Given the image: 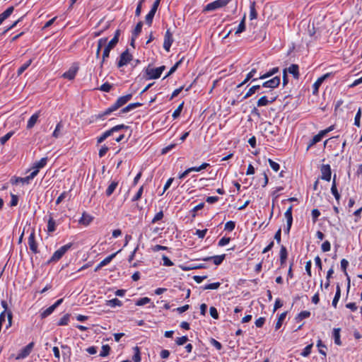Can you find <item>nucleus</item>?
<instances>
[{"instance_id": "44", "label": "nucleus", "mask_w": 362, "mask_h": 362, "mask_svg": "<svg viewBox=\"0 0 362 362\" xmlns=\"http://www.w3.org/2000/svg\"><path fill=\"white\" fill-rule=\"evenodd\" d=\"M110 347L108 344L103 345L102 350L100 353V356L105 357L110 354Z\"/></svg>"}, {"instance_id": "45", "label": "nucleus", "mask_w": 362, "mask_h": 362, "mask_svg": "<svg viewBox=\"0 0 362 362\" xmlns=\"http://www.w3.org/2000/svg\"><path fill=\"white\" fill-rule=\"evenodd\" d=\"M14 132L11 131L8 132L6 134H5L4 136L0 138V144L1 145H4L9 139L13 135Z\"/></svg>"}, {"instance_id": "22", "label": "nucleus", "mask_w": 362, "mask_h": 362, "mask_svg": "<svg viewBox=\"0 0 362 362\" xmlns=\"http://www.w3.org/2000/svg\"><path fill=\"white\" fill-rule=\"evenodd\" d=\"M331 75V73H327L322 76L320 77L313 84V93L318 90L319 87L322 84V82Z\"/></svg>"}, {"instance_id": "32", "label": "nucleus", "mask_w": 362, "mask_h": 362, "mask_svg": "<svg viewBox=\"0 0 362 362\" xmlns=\"http://www.w3.org/2000/svg\"><path fill=\"white\" fill-rule=\"evenodd\" d=\"M261 85H255L252 86L248 91L246 93L245 96L243 97V99L248 98L249 97L252 96L253 94L256 93V91L259 90L261 88Z\"/></svg>"}, {"instance_id": "64", "label": "nucleus", "mask_w": 362, "mask_h": 362, "mask_svg": "<svg viewBox=\"0 0 362 362\" xmlns=\"http://www.w3.org/2000/svg\"><path fill=\"white\" fill-rule=\"evenodd\" d=\"M61 348L62 349V354H63L64 356H70L71 349L69 346L65 345V344H62Z\"/></svg>"}, {"instance_id": "36", "label": "nucleus", "mask_w": 362, "mask_h": 362, "mask_svg": "<svg viewBox=\"0 0 362 362\" xmlns=\"http://www.w3.org/2000/svg\"><path fill=\"white\" fill-rule=\"evenodd\" d=\"M121 251V250H118L117 252L109 255L108 257H105L103 261H101L100 263V266H106L107 264H108L112 260V259Z\"/></svg>"}, {"instance_id": "19", "label": "nucleus", "mask_w": 362, "mask_h": 362, "mask_svg": "<svg viewBox=\"0 0 362 362\" xmlns=\"http://www.w3.org/2000/svg\"><path fill=\"white\" fill-rule=\"evenodd\" d=\"M47 162V158H42L39 161H37L34 163L32 169H33V171H37V174L38 173L40 168H44Z\"/></svg>"}, {"instance_id": "34", "label": "nucleus", "mask_w": 362, "mask_h": 362, "mask_svg": "<svg viewBox=\"0 0 362 362\" xmlns=\"http://www.w3.org/2000/svg\"><path fill=\"white\" fill-rule=\"evenodd\" d=\"M255 1L250 2V20L256 19L257 18V13L255 8Z\"/></svg>"}, {"instance_id": "6", "label": "nucleus", "mask_w": 362, "mask_h": 362, "mask_svg": "<svg viewBox=\"0 0 362 362\" xmlns=\"http://www.w3.org/2000/svg\"><path fill=\"white\" fill-rule=\"evenodd\" d=\"M132 59V55L129 52L128 49L124 51L117 62V67L120 68L124 65H127Z\"/></svg>"}, {"instance_id": "43", "label": "nucleus", "mask_w": 362, "mask_h": 362, "mask_svg": "<svg viewBox=\"0 0 362 362\" xmlns=\"http://www.w3.org/2000/svg\"><path fill=\"white\" fill-rule=\"evenodd\" d=\"M107 305L112 308L116 306L120 307L122 305V303L118 298H113L112 300H108Z\"/></svg>"}, {"instance_id": "3", "label": "nucleus", "mask_w": 362, "mask_h": 362, "mask_svg": "<svg viewBox=\"0 0 362 362\" xmlns=\"http://www.w3.org/2000/svg\"><path fill=\"white\" fill-rule=\"evenodd\" d=\"M231 0H216L211 3L208 4L204 8V12L211 11L216 10L218 8L224 7L226 6Z\"/></svg>"}, {"instance_id": "40", "label": "nucleus", "mask_w": 362, "mask_h": 362, "mask_svg": "<svg viewBox=\"0 0 362 362\" xmlns=\"http://www.w3.org/2000/svg\"><path fill=\"white\" fill-rule=\"evenodd\" d=\"M117 186V182H112L106 189V192H105L106 195L107 197H110L114 192Z\"/></svg>"}, {"instance_id": "20", "label": "nucleus", "mask_w": 362, "mask_h": 362, "mask_svg": "<svg viewBox=\"0 0 362 362\" xmlns=\"http://www.w3.org/2000/svg\"><path fill=\"white\" fill-rule=\"evenodd\" d=\"M117 109L113 105H112L110 107L106 109L105 111L95 115L96 119H104L105 117L110 115L112 112L116 111Z\"/></svg>"}, {"instance_id": "61", "label": "nucleus", "mask_w": 362, "mask_h": 362, "mask_svg": "<svg viewBox=\"0 0 362 362\" xmlns=\"http://www.w3.org/2000/svg\"><path fill=\"white\" fill-rule=\"evenodd\" d=\"M268 162L269 163L270 167L272 168L273 170L275 172H277L280 169V165L276 162L274 161L273 160L269 158Z\"/></svg>"}, {"instance_id": "25", "label": "nucleus", "mask_w": 362, "mask_h": 362, "mask_svg": "<svg viewBox=\"0 0 362 362\" xmlns=\"http://www.w3.org/2000/svg\"><path fill=\"white\" fill-rule=\"evenodd\" d=\"M92 221L93 217L90 215L86 214V212H83L78 222L80 224H82L83 226H88Z\"/></svg>"}, {"instance_id": "15", "label": "nucleus", "mask_w": 362, "mask_h": 362, "mask_svg": "<svg viewBox=\"0 0 362 362\" xmlns=\"http://www.w3.org/2000/svg\"><path fill=\"white\" fill-rule=\"evenodd\" d=\"M276 98L277 96H272L271 99L269 100L267 96H262L258 100L257 105L258 107L266 106L274 103L276 100Z\"/></svg>"}, {"instance_id": "24", "label": "nucleus", "mask_w": 362, "mask_h": 362, "mask_svg": "<svg viewBox=\"0 0 362 362\" xmlns=\"http://www.w3.org/2000/svg\"><path fill=\"white\" fill-rule=\"evenodd\" d=\"M107 42V37H102L98 40V44H97V49L95 52L96 58L100 57L101 49L104 45H106Z\"/></svg>"}, {"instance_id": "29", "label": "nucleus", "mask_w": 362, "mask_h": 362, "mask_svg": "<svg viewBox=\"0 0 362 362\" xmlns=\"http://www.w3.org/2000/svg\"><path fill=\"white\" fill-rule=\"evenodd\" d=\"M279 255H280V263H281V265L282 266L283 264H285L286 260L287 259V256H288L287 250L285 246H284V245L281 246Z\"/></svg>"}, {"instance_id": "14", "label": "nucleus", "mask_w": 362, "mask_h": 362, "mask_svg": "<svg viewBox=\"0 0 362 362\" xmlns=\"http://www.w3.org/2000/svg\"><path fill=\"white\" fill-rule=\"evenodd\" d=\"M37 175V171H33L29 175L25 177H16L15 184L21 182L23 184H28Z\"/></svg>"}, {"instance_id": "4", "label": "nucleus", "mask_w": 362, "mask_h": 362, "mask_svg": "<svg viewBox=\"0 0 362 362\" xmlns=\"http://www.w3.org/2000/svg\"><path fill=\"white\" fill-rule=\"evenodd\" d=\"M71 246L72 243H71L62 246L59 249H58L54 252L49 262L59 261L64 255V254L71 247Z\"/></svg>"}, {"instance_id": "8", "label": "nucleus", "mask_w": 362, "mask_h": 362, "mask_svg": "<svg viewBox=\"0 0 362 362\" xmlns=\"http://www.w3.org/2000/svg\"><path fill=\"white\" fill-rule=\"evenodd\" d=\"M280 82V76H275L272 79L264 81L261 86L263 88H269L271 89H274L279 86Z\"/></svg>"}, {"instance_id": "60", "label": "nucleus", "mask_w": 362, "mask_h": 362, "mask_svg": "<svg viewBox=\"0 0 362 362\" xmlns=\"http://www.w3.org/2000/svg\"><path fill=\"white\" fill-rule=\"evenodd\" d=\"M112 87V84L109 83L108 82H106L99 88V90L103 92L108 93L111 90Z\"/></svg>"}, {"instance_id": "33", "label": "nucleus", "mask_w": 362, "mask_h": 362, "mask_svg": "<svg viewBox=\"0 0 362 362\" xmlns=\"http://www.w3.org/2000/svg\"><path fill=\"white\" fill-rule=\"evenodd\" d=\"M279 71V67H274V68L272 69L271 70H269L268 72H267L262 75H260L259 76V79L267 78L274 75L275 74L278 73Z\"/></svg>"}, {"instance_id": "23", "label": "nucleus", "mask_w": 362, "mask_h": 362, "mask_svg": "<svg viewBox=\"0 0 362 362\" xmlns=\"http://www.w3.org/2000/svg\"><path fill=\"white\" fill-rule=\"evenodd\" d=\"M287 69V71L292 74L296 79L299 78V67L298 65L293 64Z\"/></svg>"}, {"instance_id": "13", "label": "nucleus", "mask_w": 362, "mask_h": 362, "mask_svg": "<svg viewBox=\"0 0 362 362\" xmlns=\"http://www.w3.org/2000/svg\"><path fill=\"white\" fill-rule=\"evenodd\" d=\"M349 266V262L346 259H342L341 260V269L344 272V275L346 276L347 279V293L349 291L350 288V277L346 272V269Z\"/></svg>"}, {"instance_id": "1", "label": "nucleus", "mask_w": 362, "mask_h": 362, "mask_svg": "<svg viewBox=\"0 0 362 362\" xmlns=\"http://www.w3.org/2000/svg\"><path fill=\"white\" fill-rule=\"evenodd\" d=\"M165 69V66H161L158 68H150L148 66L146 69V74L148 79H157L161 76L163 71Z\"/></svg>"}, {"instance_id": "41", "label": "nucleus", "mask_w": 362, "mask_h": 362, "mask_svg": "<svg viewBox=\"0 0 362 362\" xmlns=\"http://www.w3.org/2000/svg\"><path fill=\"white\" fill-rule=\"evenodd\" d=\"M245 30V16H243L242 21H240L236 31L235 34H240Z\"/></svg>"}, {"instance_id": "42", "label": "nucleus", "mask_w": 362, "mask_h": 362, "mask_svg": "<svg viewBox=\"0 0 362 362\" xmlns=\"http://www.w3.org/2000/svg\"><path fill=\"white\" fill-rule=\"evenodd\" d=\"M32 63V59H29L28 61H27L25 64H23L18 69V71H17V74H18V76H20L21 75L28 67Z\"/></svg>"}, {"instance_id": "56", "label": "nucleus", "mask_w": 362, "mask_h": 362, "mask_svg": "<svg viewBox=\"0 0 362 362\" xmlns=\"http://www.w3.org/2000/svg\"><path fill=\"white\" fill-rule=\"evenodd\" d=\"M361 109L358 108V110L356 114L355 118H354V125H356V127L361 126Z\"/></svg>"}, {"instance_id": "50", "label": "nucleus", "mask_w": 362, "mask_h": 362, "mask_svg": "<svg viewBox=\"0 0 362 362\" xmlns=\"http://www.w3.org/2000/svg\"><path fill=\"white\" fill-rule=\"evenodd\" d=\"M69 317H70V315L69 314H66L64 315L60 320L58 322L57 325L59 326H64V325H68L69 323Z\"/></svg>"}, {"instance_id": "9", "label": "nucleus", "mask_w": 362, "mask_h": 362, "mask_svg": "<svg viewBox=\"0 0 362 362\" xmlns=\"http://www.w3.org/2000/svg\"><path fill=\"white\" fill-rule=\"evenodd\" d=\"M28 245L30 247V250L34 253L37 254L39 252L38 248H37V243L35 241V230H33L31 233L29 235L28 238Z\"/></svg>"}, {"instance_id": "54", "label": "nucleus", "mask_w": 362, "mask_h": 362, "mask_svg": "<svg viewBox=\"0 0 362 362\" xmlns=\"http://www.w3.org/2000/svg\"><path fill=\"white\" fill-rule=\"evenodd\" d=\"M156 12L151 11L146 16V23L150 26L153 23V19L155 16Z\"/></svg>"}, {"instance_id": "7", "label": "nucleus", "mask_w": 362, "mask_h": 362, "mask_svg": "<svg viewBox=\"0 0 362 362\" xmlns=\"http://www.w3.org/2000/svg\"><path fill=\"white\" fill-rule=\"evenodd\" d=\"M321 179L325 181H330L332 177L331 167L329 164H323L320 168Z\"/></svg>"}, {"instance_id": "35", "label": "nucleus", "mask_w": 362, "mask_h": 362, "mask_svg": "<svg viewBox=\"0 0 362 362\" xmlns=\"http://www.w3.org/2000/svg\"><path fill=\"white\" fill-rule=\"evenodd\" d=\"M286 315H287V312H284L279 316L277 322H276V325H275L276 330H278L279 329H280V327H281V325L283 324L284 320H285V318L286 317Z\"/></svg>"}, {"instance_id": "55", "label": "nucleus", "mask_w": 362, "mask_h": 362, "mask_svg": "<svg viewBox=\"0 0 362 362\" xmlns=\"http://www.w3.org/2000/svg\"><path fill=\"white\" fill-rule=\"evenodd\" d=\"M134 354L132 357V360L134 362H140L141 361V355L140 351L138 346L134 347Z\"/></svg>"}, {"instance_id": "53", "label": "nucleus", "mask_w": 362, "mask_h": 362, "mask_svg": "<svg viewBox=\"0 0 362 362\" xmlns=\"http://www.w3.org/2000/svg\"><path fill=\"white\" fill-rule=\"evenodd\" d=\"M317 346L319 348V352L322 355L326 356V351L323 349H327V346L322 343L321 339H319L317 342Z\"/></svg>"}, {"instance_id": "52", "label": "nucleus", "mask_w": 362, "mask_h": 362, "mask_svg": "<svg viewBox=\"0 0 362 362\" xmlns=\"http://www.w3.org/2000/svg\"><path fill=\"white\" fill-rule=\"evenodd\" d=\"M220 286H221V284L219 282H215V283L209 284L205 285L202 288V289L203 290H209V289L214 290V289L218 288Z\"/></svg>"}, {"instance_id": "63", "label": "nucleus", "mask_w": 362, "mask_h": 362, "mask_svg": "<svg viewBox=\"0 0 362 362\" xmlns=\"http://www.w3.org/2000/svg\"><path fill=\"white\" fill-rule=\"evenodd\" d=\"M189 340L187 336H182L181 337H177L175 340V343L178 346H181L185 344Z\"/></svg>"}, {"instance_id": "47", "label": "nucleus", "mask_w": 362, "mask_h": 362, "mask_svg": "<svg viewBox=\"0 0 362 362\" xmlns=\"http://www.w3.org/2000/svg\"><path fill=\"white\" fill-rule=\"evenodd\" d=\"M14 8L13 6H10L7 8L0 15L2 16V18L6 20L7 18H8L12 13L13 12Z\"/></svg>"}, {"instance_id": "10", "label": "nucleus", "mask_w": 362, "mask_h": 362, "mask_svg": "<svg viewBox=\"0 0 362 362\" xmlns=\"http://www.w3.org/2000/svg\"><path fill=\"white\" fill-rule=\"evenodd\" d=\"M132 98V94L129 93L126 95L121 96L118 98V99L116 100V102L112 104L118 110L119 107L124 105L126 103H127Z\"/></svg>"}, {"instance_id": "46", "label": "nucleus", "mask_w": 362, "mask_h": 362, "mask_svg": "<svg viewBox=\"0 0 362 362\" xmlns=\"http://www.w3.org/2000/svg\"><path fill=\"white\" fill-rule=\"evenodd\" d=\"M14 8L13 6H10L7 8L0 15L2 16V18L6 20L7 18H8L12 13L13 12Z\"/></svg>"}, {"instance_id": "57", "label": "nucleus", "mask_w": 362, "mask_h": 362, "mask_svg": "<svg viewBox=\"0 0 362 362\" xmlns=\"http://www.w3.org/2000/svg\"><path fill=\"white\" fill-rule=\"evenodd\" d=\"M235 223L233 221H229L226 223L224 229L226 230H228L229 232L233 231L235 229Z\"/></svg>"}, {"instance_id": "18", "label": "nucleus", "mask_w": 362, "mask_h": 362, "mask_svg": "<svg viewBox=\"0 0 362 362\" xmlns=\"http://www.w3.org/2000/svg\"><path fill=\"white\" fill-rule=\"evenodd\" d=\"M78 69V67L71 66L67 71L63 74L62 77L69 80H73L76 75Z\"/></svg>"}, {"instance_id": "30", "label": "nucleus", "mask_w": 362, "mask_h": 362, "mask_svg": "<svg viewBox=\"0 0 362 362\" xmlns=\"http://www.w3.org/2000/svg\"><path fill=\"white\" fill-rule=\"evenodd\" d=\"M340 332H341L340 328H334L333 333H332L334 343L339 346L341 345V341L340 339Z\"/></svg>"}, {"instance_id": "12", "label": "nucleus", "mask_w": 362, "mask_h": 362, "mask_svg": "<svg viewBox=\"0 0 362 362\" xmlns=\"http://www.w3.org/2000/svg\"><path fill=\"white\" fill-rule=\"evenodd\" d=\"M1 305L4 309V311H5L7 315L8 322L6 325V329H8L12 325L13 314H12V312L8 310V304L6 300H1Z\"/></svg>"}, {"instance_id": "11", "label": "nucleus", "mask_w": 362, "mask_h": 362, "mask_svg": "<svg viewBox=\"0 0 362 362\" xmlns=\"http://www.w3.org/2000/svg\"><path fill=\"white\" fill-rule=\"evenodd\" d=\"M173 42V34L168 29L164 36L163 48L167 51H170V48Z\"/></svg>"}, {"instance_id": "2", "label": "nucleus", "mask_w": 362, "mask_h": 362, "mask_svg": "<svg viewBox=\"0 0 362 362\" xmlns=\"http://www.w3.org/2000/svg\"><path fill=\"white\" fill-rule=\"evenodd\" d=\"M117 45V43L114 42L113 41L110 40L105 47L104 50L102 54V59L100 62V71H103V65L106 62V59L110 57V51L115 48V47Z\"/></svg>"}, {"instance_id": "5", "label": "nucleus", "mask_w": 362, "mask_h": 362, "mask_svg": "<svg viewBox=\"0 0 362 362\" xmlns=\"http://www.w3.org/2000/svg\"><path fill=\"white\" fill-rule=\"evenodd\" d=\"M34 347V342L32 341L23 347L20 352L15 356L16 360L23 359L28 356L31 353Z\"/></svg>"}, {"instance_id": "58", "label": "nucleus", "mask_w": 362, "mask_h": 362, "mask_svg": "<svg viewBox=\"0 0 362 362\" xmlns=\"http://www.w3.org/2000/svg\"><path fill=\"white\" fill-rule=\"evenodd\" d=\"M257 73L256 69H252L246 76V81L252 79V81H257L259 78H253Z\"/></svg>"}, {"instance_id": "48", "label": "nucleus", "mask_w": 362, "mask_h": 362, "mask_svg": "<svg viewBox=\"0 0 362 362\" xmlns=\"http://www.w3.org/2000/svg\"><path fill=\"white\" fill-rule=\"evenodd\" d=\"M151 302V299L148 297L141 298L137 300L135 303V305L137 306H143Z\"/></svg>"}, {"instance_id": "51", "label": "nucleus", "mask_w": 362, "mask_h": 362, "mask_svg": "<svg viewBox=\"0 0 362 362\" xmlns=\"http://www.w3.org/2000/svg\"><path fill=\"white\" fill-rule=\"evenodd\" d=\"M63 127V124H62V122H59L56 127H55V129L54 130L53 133H52V136L54 137V138H58L60 135V130Z\"/></svg>"}, {"instance_id": "16", "label": "nucleus", "mask_w": 362, "mask_h": 362, "mask_svg": "<svg viewBox=\"0 0 362 362\" xmlns=\"http://www.w3.org/2000/svg\"><path fill=\"white\" fill-rule=\"evenodd\" d=\"M336 178H337V175H336V174H334V177H333L332 187H331V192L333 194V196L334 197L337 203L339 204L341 196H340V194L339 193L337 188Z\"/></svg>"}, {"instance_id": "21", "label": "nucleus", "mask_w": 362, "mask_h": 362, "mask_svg": "<svg viewBox=\"0 0 362 362\" xmlns=\"http://www.w3.org/2000/svg\"><path fill=\"white\" fill-rule=\"evenodd\" d=\"M322 132H319V133L314 136L312 139L308 143L306 151H308L312 146L315 145L317 143L320 142L323 138Z\"/></svg>"}, {"instance_id": "26", "label": "nucleus", "mask_w": 362, "mask_h": 362, "mask_svg": "<svg viewBox=\"0 0 362 362\" xmlns=\"http://www.w3.org/2000/svg\"><path fill=\"white\" fill-rule=\"evenodd\" d=\"M40 117V112H37L35 114H33L30 117V119H28V123H27V129H31L33 128L35 124H36L38 118Z\"/></svg>"}, {"instance_id": "39", "label": "nucleus", "mask_w": 362, "mask_h": 362, "mask_svg": "<svg viewBox=\"0 0 362 362\" xmlns=\"http://www.w3.org/2000/svg\"><path fill=\"white\" fill-rule=\"evenodd\" d=\"M54 310H55V308H54L53 305L49 306V308H47V309H45L40 313L41 318L42 319L46 318L47 317L50 315L54 312Z\"/></svg>"}, {"instance_id": "49", "label": "nucleus", "mask_w": 362, "mask_h": 362, "mask_svg": "<svg viewBox=\"0 0 362 362\" xmlns=\"http://www.w3.org/2000/svg\"><path fill=\"white\" fill-rule=\"evenodd\" d=\"M142 26H143L142 21H139L136 24V27H135V28H134V31L132 33V35L134 37H136L140 34V33L141 32Z\"/></svg>"}, {"instance_id": "38", "label": "nucleus", "mask_w": 362, "mask_h": 362, "mask_svg": "<svg viewBox=\"0 0 362 362\" xmlns=\"http://www.w3.org/2000/svg\"><path fill=\"white\" fill-rule=\"evenodd\" d=\"M292 210H293V206L291 205L287 210L286 211L284 214V216L286 218V222L288 223H293V216H292Z\"/></svg>"}, {"instance_id": "31", "label": "nucleus", "mask_w": 362, "mask_h": 362, "mask_svg": "<svg viewBox=\"0 0 362 362\" xmlns=\"http://www.w3.org/2000/svg\"><path fill=\"white\" fill-rule=\"evenodd\" d=\"M56 230V222L54 220L52 214L49 215V218L47 221V231L52 233Z\"/></svg>"}, {"instance_id": "59", "label": "nucleus", "mask_w": 362, "mask_h": 362, "mask_svg": "<svg viewBox=\"0 0 362 362\" xmlns=\"http://www.w3.org/2000/svg\"><path fill=\"white\" fill-rule=\"evenodd\" d=\"M312 347H313V344H310L309 345H307L303 350L302 353H301V356H304V357H307L308 356L310 353H311V349H312Z\"/></svg>"}, {"instance_id": "17", "label": "nucleus", "mask_w": 362, "mask_h": 362, "mask_svg": "<svg viewBox=\"0 0 362 362\" xmlns=\"http://www.w3.org/2000/svg\"><path fill=\"white\" fill-rule=\"evenodd\" d=\"M225 257H226V255L223 254V255H216V256H212V257H204L202 259L204 261H209V260H213L214 264L216 265H220L223 261L225 259Z\"/></svg>"}, {"instance_id": "28", "label": "nucleus", "mask_w": 362, "mask_h": 362, "mask_svg": "<svg viewBox=\"0 0 362 362\" xmlns=\"http://www.w3.org/2000/svg\"><path fill=\"white\" fill-rule=\"evenodd\" d=\"M340 297H341V288H340L339 284H337V287H336V293H335L334 297V298L332 300V305L334 308H337V303L340 299Z\"/></svg>"}, {"instance_id": "62", "label": "nucleus", "mask_w": 362, "mask_h": 362, "mask_svg": "<svg viewBox=\"0 0 362 362\" xmlns=\"http://www.w3.org/2000/svg\"><path fill=\"white\" fill-rule=\"evenodd\" d=\"M183 105H184V103H182L177 107V108L173 112V119H176V118H177L180 115V113H181V112L182 110V108H183Z\"/></svg>"}, {"instance_id": "37", "label": "nucleus", "mask_w": 362, "mask_h": 362, "mask_svg": "<svg viewBox=\"0 0 362 362\" xmlns=\"http://www.w3.org/2000/svg\"><path fill=\"white\" fill-rule=\"evenodd\" d=\"M310 315V312L308 310H304L300 312L295 318L296 322H300L305 318L309 317Z\"/></svg>"}, {"instance_id": "27", "label": "nucleus", "mask_w": 362, "mask_h": 362, "mask_svg": "<svg viewBox=\"0 0 362 362\" xmlns=\"http://www.w3.org/2000/svg\"><path fill=\"white\" fill-rule=\"evenodd\" d=\"M141 105H142V104L140 103H130L127 106H126L125 107L122 108L120 110L119 115L127 113L136 107H141Z\"/></svg>"}]
</instances>
